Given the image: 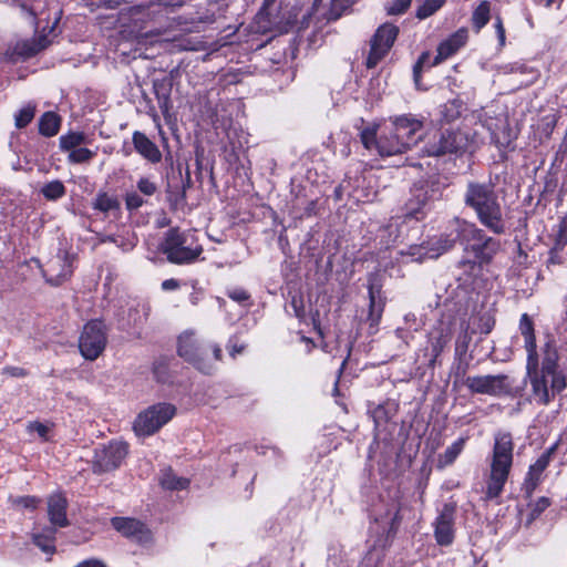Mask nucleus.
Segmentation results:
<instances>
[{
    "mask_svg": "<svg viewBox=\"0 0 567 567\" xmlns=\"http://www.w3.org/2000/svg\"><path fill=\"white\" fill-rule=\"evenodd\" d=\"M412 0H393L386 7V11L389 14H401L405 12V10L410 7Z\"/></svg>",
    "mask_w": 567,
    "mask_h": 567,
    "instance_id": "obj_46",
    "label": "nucleus"
},
{
    "mask_svg": "<svg viewBox=\"0 0 567 567\" xmlns=\"http://www.w3.org/2000/svg\"><path fill=\"white\" fill-rule=\"evenodd\" d=\"M451 337L452 333L450 328L443 327V324L434 328L429 333V347L426 348L424 355L427 357V363L430 367L435 365L437 358L450 342Z\"/></svg>",
    "mask_w": 567,
    "mask_h": 567,
    "instance_id": "obj_18",
    "label": "nucleus"
},
{
    "mask_svg": "<svg viewBox=\"0 0 567 567\" xmlns=\"http://www.w3.org/2000/svg\"><path fill=\"white\" fill-rule=\"evenodd\" d=\"M429 58L427 53H423L421 58L419 59L417 63L414 65L413 73H414V80L417 83L420 78V70L421 65L424 63V61Z\"/></svg>",
    "mask_w": 567,
    "mask_h": 567,
    "instance_id": "obj_56",
    "label": "nucleus"
},
{
    "mask_svg": "<svg viewBox=\"0 0 567 567\" xmlns=\"http://www.w3.org/2000/svg\"><path fill=\"white\" fill-rule=\"evenodd\" d=\"M35 115V104L29 102L14 114V124L18 128L29 125Z\"/></svg>",
    "mask_w": 567,
    "mask_h": 567,
    "instance_id": "obj_35",
    "label": "nucleus"
},
{
    "mask_svg": "<svg viewBox=\"0 0 567 567\" xmlns=\"http://www.w3.org/2000/svg\"><path fill=\"white\" fill-rule=\"evenodd\" d=\"M72 272L73 258L66 252H61L50 260L48 267L43 270V276L50 285L60 286L70 279Z\"/></svg>",
    "mask_w": 567,
    "mask_h": 567,
    "instance_id": "obj_16",
    "label": "nucleus"
},
{
    "mask_svg": "<svg viewBox=\"0 0 567 567\" xmlns=\"http://www.w3.org/2000/svg\"><path fill=\"white\" fill-rule=\"evenodd\" d=\"M49 45V41L45 37H39L38 39L20 40L17 41L12 48H9L7 55L11 60L27 59L39 51L45 49Z\"/></svg>",
    "mask_w": 567,
    "mask_h": 567,
    "instance_id": "obj_21",
    "label": "nucleus"
},
{
    "mask_svg": "<svg viewBox=\"0 0 567 567\" xmlns=\"http://www.w3.org/2000/svg\"><path fill=\"white\" fill-rule=\"evenodd\" d=\"M42 195L49 200H56L65 195V186L61 181H52L43 185Z\"/></svg>",
    "mask_w": 567,
    "mask_h": 567,
    "instance_id": "obj_38",
    "label": "nucleus"
},
{
    "mask_svg": "<svg viewBox=\"0 0 567 567\" xmlns=\"http://www.w3.org/2000/svg\"><path fill=\"white\" fill-rule=\"evenodd\" d=\"M22 9L25 10L28 12V14L30 17H32L33 19H35L39 14H41V12H39V7H37V6L27 8V6L22 4Z\"/></svg>",
    "mask_w": 567,
    "mask_h": 567,
    "instance_id": "obj_58",
    "label": "nucleus"
},
{
    "mask_svg": "<svg viewBox=\"0 0 567 567\" xmlns=\"http://www.w3.org/2000/svg\"><path fill=\"white\" fill-rule=\"evenodd\" d=\"M179 287V282L176 279H166L162 282V289L165 291L175 290Z\"/></svg>",
    "mask_w": 567,
    "mask_h": 567,
    "instance_id": "obj_57",
    "label": "nucleus"
},
{
    "mask_svg": "<svg viewBox=\"0 0 567 567\" xmlns=\"http://www.w3.org/2000/svg\"><path fill=\"white\" fill-rule=\"evenodd\" d=\"M465 441L466 439L461 437L457 441H455L451 446H449L445 450V452L439 457L440 466L444 467L451 465L463 451Z\"/></svg>",
    "mask_w": 567,
    "mask_h": 567,
    "instance_id": "obj_33",
    "label": "nucleus"
},
{
    "mask_svg": "<svg viewBox=\"0 0 567 567\" xmlns=\"http://www.w3.org/2000/svg\"><path fill=\"white\" fill-rule=\"evenodd\" d=\"M60 147L62 151L71 152L86 142V136L82 132H69L60 136Z\"/></svg>",
    "mask_w": 567,
    "mask_h": 567,
    "instance_id": "obj_31",
    "label": "nucleus"
},
{
    "mask_svg": "<svg viewBox=\"0 0 567 567\" xmlns=\"http://www.w3.org/2000/svg\"><path fill=\"white\" fill-rule=\"evenodd\" d=\"M478 143V135L471 128H458L435 133L429 137L423 152L427 156H442L447 153L473 152Z\"/></svg>",
    "mask_w": 567,
    "mask_h": 567,
    "instance_id": "obj_6",
    "label": "nucleus"
},
{
    "mask_svg": "<svg viewBox=\"0 0 567 567\" xmlns=\"http://www.w3.org/2000/svg\"><path fill=\"white\" fill-rule=\"evenodd\" d=\"M61 125L60 116L54 112H45L39 120V133L47 137L58 134Z\"/></svg>",
    "mask_w": 567,
    "mask_h": 567,
    "instance_id": "obj_28",
    "label": "nucleus"
},
{
    "mask_svg": "<svg viewBox=\"0 0 567 567\" xmlns=\"http://www.w3.org/2000/svg\"><path fill=\"white\" fill-rule=\"evenodd\" d=\"M455 512L456 506L453 503H446L443 505L437 517L435 518L434 537L440 546H449L453 543L455 536Z\"/></svg>",
    "mask_w": 567,
    "mask_h": 567,
    "instance_id": "obj_15",
    "label": "nucleus"
},
{
    "mask_svg": "<svg viewBox=\"0 0 567 567\" xmlns=\"http://www.w3.org/2000/svg\"><path fill=\"white\" fill-rule=\"evenodd\" d=\"M228 349H229V354L233 358H235L236 354L241 353L244 351L245 346L244 344H240V346L234 344V346H230Z\"/></svg>",
    "mask_w": 567,
    "mask_h": 567,
    "instance_id": "obj_59",
    "label": "nucleus"
},
{
    "mask_svg": "<svg viewBox=\"0 0 567 567\" xmlns=\"http://www.w3.org/2000/svg\"><path fill=\"white\" fill-rule=\"evenodd\" d=\"M94 153L89 148L78 147L69 153V162L84 163L93 157Z\"/></svg>",
    "mask_w": 567,
    "mask_h": 567,
    "instance_id": "obj_42",
    "label": "nucleus"
},
{
    "mask_svg": "<svg viewBox=\"0 0 567 567\" xmlns=\"http://www.w3.org/2000/svg\"><path fill=\"white\" fill-rule=\"evenodd\" d=\"M197 300H198L197 296L192 295V297H190L192 303H194V305L197 303Z\"/></svg>",
    "mask_w": 567,
    "mask_h": 567,
    "instance_id": "obj_63",
    "label": "nucleus"
},
{
    "mask_svg": "<svg viewBox=\"0 0 567 567\" xmlns=\"http://www.w3.org/2000/svg\"><path fill=\"white\" fill-rule=\"evenodd\" d=\"M360 138L368 151H373L382 156L389 157L405 153V145L401 142L392 124L385 126L378 135L375 126L364 127L360 132Z\"/></svg>",
    "mask_w": 567,
    "mask_h": 567,
    "instance_id": "obj_7",
    "label": "nucleus"
},
{
    "mask_svg": "<svg viewBox=\"0 0 567 567\" xmlns=\"http://www.w3.org/2000/svg\"><path fill=\"white\" fill-rule=\"evenodd\" d=\"M549 452L543 453L528 468L522 491L526 497H530L544 477V471L549 464Z\"/></svg>",
    "mask_w": 567,
    "mask_h": 567,
    "instance_id": "obj_20",
    "label": "nucleus"
},
{
    "mask_svg": "<svg viewBox=\"0 0 567 567\" xmlns=\"http://www.w3.org/2000/svg\"><path fill=\"white\" fill-rule=\"evenodd\" d=\"M494 27H495V30H496V34H497V39H498L499 45L503 47L505 44V29H504V25H503V21H502V19L499 17H497L495 19Z\"/></svg>",
    "mask_w": 567,
    "mask_h": 567,
    "instance_id": "obj_53",
    "label": "nucleus"
},
{
    "mask_svg": "<svg viewBox=\"0 0 567 567\" xmlns=\"http://www.w3.org/2000/svg\"><path fill=\"white\" fill-rule=\"evenodd\" d=\"M128 445L126 442L113 440L95 449L93 472L101 474L116 470L126 457Z\"/></svg>",
    "mask_w": 567,
    "mask_h": 567,
    "instance_id": "obj_10",
    "label": "nucleus"
},
{
    "mask_svg": "<svg viewBox=\"0 0 567 567\" xmlns=\"http://www.w3.org/2000/svg\"><path fill=\"white\" fill-rule=\"evenodd\" d=\"M369 299L370 308L368 321L370 323V329L372 330L371 332H375L383 312V302L380 297V290L375 289L372 284L369 286Z\"/></svg>",
    "mask_w": 567,
    "mask_h": 567,
    "instance_id": "obj_26",
    "label": "nucleus"
},
{
    "mask_svg": "<svg viewBox=\"0 0 567 567\" xmlns=\"http://www.w3.org/2000/svg\"><path fill=\"white\" fill-rule=\"evenodd\" d=\"M135 151L148 162L156 164L162 159V153L158 146L151 141L144 133L135 131L132 136Z\"/></svg>",
    "mask_w": 567,
    "mask_h": 567,
    "instance_id": "obj_25",
    "label": "nucleus"
},
{
    "mask_svg": "<svg viewBox=\"0 0 567 567\" xmlns=\"http://www.w3.org/2000/svg\"><path fill=\"white\" fill-rule=\"evenodd\" d=\"M467 41V30L460 29L454 32L446 40L442 41L437 48V54L434 58L433 65L441 63L442 61L451 58L462 47L465 45Z\"/></svg>",
    "mask_w": 567,
    "mask_h": 567,
    "instance_id": "obj_22",
    "label": "nucleus"
},
{
    "mask_svg": "<svg viewBox=\"0 0 567 567\" xmlns=\"http://www.w3.org/2000/svg\"><path fill=\"white\" fill-rule=\"evenodd\" d=\"M74 567H106V565L100 559L92 558L83 560Z\"/></svg>",
    "mask_w": 567,
    "mask_h": 567,
    "instance_id": "obj_55",
    "label": "nucleus"
},
{
    "mask_svg": "<svg viewBox=\"0 0 567 567\" xmlns=\"http://www.w3.org/2000/svg\"><path fill=\"white\" fill-rule=\"evenodd\" d=\"M2 373L14 378H23L27 375L25 370L20 367H6L3 368Z\"/></svg>",
    "mask_w": 567,
    "mask_h": 567,
    "instance_id": "obj_52",
    "label": "nucleus"
},
{
    "mask_svg": "<svg viewBox=\"0 0 567 567\" xmlns=\"http://www.w3.org/2000/svg\"><path fill=\"white\" fill-rule=\"evenodd\" d=\"M178 354L204 373H210L212 362L205 358V349L197 342L193 332H184L178 338Z\"/></svg>",
    "mask_w": 567,
    "mask_h": 567,
    "instance_id": "obj_12",
    "label": "nucleus"
},
{
    "mask_svg": "<svg viewBox=\"0 0 567 567\" xmlns=\"http://www.w3.org/2000/svg\"><path fill=\"white\" fill-rule=\"evenodd\" d=\"M491 4L488 1H482L474 10L472 21L474 28L480 31L489 20Z\"/></svg>",
    "mask_w": 567,
    "mask_h": 567,
    "instance_id": "obj_37",
    "label": "nucleus"
},
{
    "mask_svg": "<svg viewBox=\"0 0 567 567\" xmlns=\"http://www.w3.org/2000/svg\"><path fill=\"white\" fill-rule=\"evenodd\" d=\"M464 384L472 393L497 396L509 391L507 377L496 375H470L464 380Z\"/></svg>",
    "mask_w": 567,
    "mask_h": 567,
    "instance_id": "obj_13",
    "label": "nucleus"
},
{
    "mask_svg": "<svg viewBox=\"0 0 567 567\" xmlns=\"http://www.w3.org/2000/svg\"><path fill=\"white\" fill-rule=\"evenodd\" d=\"M227 296L238 303H244L249 300V293L243 288L229 289Z\"/></svg>",
    "mask_w": 567,
    "mask_h": 567,
    "instance_id": "obj_47",
    "label": "nucleus"
},
{
    "mask_svg": "<svg viewBox=\"0 0 567 567\" xmlns=\"http://www.w3.org/2000/svg\"><path fill=\"white\" fill-rule=\"evenodd\" d=\"M144 203L143 197L135 190L127 192L125 195V205L128 210L138 209Z\"/></svg>",
    "mask_w": 567,
    "mask_h": 567,
    "instance_id": "obj_45",
    "label": "nucleus"
},
{
    "mask_svg": "<svg viewBox=\"0 0 567 567\" xmlns=\"http://www.w3.org/2000/svg\"><path fill=\"white\" fill-rule=\"evenodd\" d=\"M68 501L61 493H55L48 498V516L54 527H66L69 519L66 517Z\"/></svg>",
    "mask_w": 567,
    "mask_h": 567,
    "instance_id": "obj_23",
    "label": "nucleus"
},
{
    "mask_svg": "<svg viewBox=\"0 0 567 567\" xmlns=\"http://www.w3.org/2000/svg\"><path fill=\"white\" fill-rule=\"evenodd\" d=\"M176 409L169 403H157L137 414L133 431L137 436H150L168 423L175 415Z\"/></svg>",
    "mask_w": 567,
    "mask_h": 567,
    "instance_id": "obj_8",
    "label": "nucleus"
},
{
    "mask_svg": "<svg viewBox=\"0 0 567 567\" xmlns=\"http://www.w3.org/2000/svg\"><path fill=\"white\" fill-rule=\"evenodd\" d=\"M212 349L215 360H219L221 355V349L218 346H214Z\"/></svg>",
    "mask_w": 567,
    "mask_h": 567,
    "instance_id": "obj_62",
    "label": "nucleus"
},
{
    "mask_svg": "<svg viewBox=\"0 0 567 567\" xmlns=\"http://www.w3.org/2000/svg\"><path fill=\"white\" fill-rule=\"evenodd\" d=\"M344 364H346V361L343 360V361H342V363H341V368L339 369V372H340V373H341V370H342V368L344 367Z\"/></svg>",
    "mask_w": 567,
    "mask_h": 567,
    "instance_id": "obj_64",
    "label": "nucleus"
},
{
    "mask_svg": "<svg viewBox=\"0 0 567 567\" xmlns=\"http://www.w3.org/2000/svg\"><path fill=\"white\" fill-rule=\"evenodd\" d=\"M189 484V481L184 477L176 476L171 470L164 471L161 476V485L166 489L182 491Z\"/></svg>",
    "mask_w": 567,
    "mask_h": 567,
    "instance_id": "obj_32",
    "label": "nucleus"
},
{
    "mask_svg": "<svg viewBox=\"0 0 567 567\" xmlns=\"http://www.w3.org/2000/svg\"><path fill=\"white\" fill-rule=\"evenodd\" d=\"M527 374L532 385V400L538 404H547L556 392L551 391L550 375L538 372V364L529 370L526 365Z\"/></svg>",
    "mask_w": 567,
    "mask_h": 567,
    "instance_id": "obj_17",
    "label": "nucleus"
},
{
    "mask_svg": "<svg viewBox=\"0 0 567 567\" xmlns=\"http://www.w3.org/2000/svg\"><path fill=\"white\" fill-rule=\"evenodd\" d=\"M441 115L445 122H453L460 117L462 112V102L452 100L441 106Z\"/></svg>",
    "mask_w": 567,
    "mask_h": 567,
    "instance_id": "obj_39",
    "label": "nucleus"
},
{
    "mask_svg": "<svg viewBox=\"0 0 567 567\" xmlns=\"http://www.w3.org/2000/svg\"><path fill=\"white\" fill-rule=\"evenodd\" d=\"M137 189L145 196H153L157 192V185L150 177H141L137 181Z\"/></svg>",
    "mask_w": 567,
    "mask_h": 567,
    "instance_id": "obj_44",
    "label": "nucleus"
},
{
    "mask_svg": "<svg viewBox=\"0 0 567 567\" xmlns=\"http://www.w3.org/2000/svg\"><path fill=\"white\" fill-rule=\"evenodd\" d=\"M28 430L30 432H37L40 437L45 440L49 432V426L40 422H31L28 425Z\"/></svg>",
    "mask_w": 567,
    "mask_h": 567,
    "instance_id": "obj_50",
    "label": "nucleus"
},
{
    "mask_svg": "<svg viewBox=\"0 0 567 567\" xmlns=\"http://www.w3.org/2000/svg\"><path fill=\"white\" fill-rule=\"evenodd\" d=\"M105 324L101 320L89 321L79 338V349L86 360H95L106 346Z\"/></svg>",
    "mask_w": 567,
    "mask_h": 567,
    "instance_id": "obj_9",
    "label": "nucleus"
},
{
    "mask_svg": "<svg viewBox=\"0 0 567 567\" xmlns=\"http://www.w3.org/2000/svg\"><path fill=\"white\" fill-rule=\"evenodd\" d=\"M12 505L21 508H28V509H35L39 504L41 503V499L35 496H19L16 498H12Z\"/></svg>",
    "mask_w": 567,
    "mask_h": 567,
    "instance_id": "obj_43",
    "label": "nucleus"
},
{
    "mask_svg": "<svg viewBox=\"0 0 567 567\" xmlns=\"http://www.w3.org/2000/svg\"><path fill=\"white\" fill-rule=\"evenodd\" d=\"M519 330L524 337L525 349L527 351L528 368L533 370L537 365L536 340L534 334V323L527 313H524L519 320Z\"/></svg>",
    "mask_w": 567,
    "mask_h": 567,
    "instance_id": "obj_24",
    "label": "nucleus"
},
{
    "mask_svg": "<svg viewBox=\"0 0 567 567\" xmlns=\"http://www.w3.org/2000/svg\"><path fill=\"white\" fill-rule=\"evenodd\" d=\"M435 192L423 187H415L412 197L406 202L403 219L401 216L392 217L389 224L381 230V238L384 245L390 247L401 237V224L405 220L420 221L425 218L431 208V202L435 198Z\"/></svg>",
    "mask_w": 567,
    "mask_h": 567,
    "instance_id": "obj_4",
    "label": "nucleus"
},
{
    "mask_svg": "<svg viewBox=\"0 0 567 567\" xmlns=\"http://www.w3.org/2000/svg\"><path fill=\"white\" fill-rule=\"evenodd\" d=\"M161 250L169 262L184 265L196 261L203 252V247L194 231L171 228L165 234Z\"/></svg>",
    "mask_w": 567,
    "mask_h": 567,
    "instance_id": "obj_5",
    "label": "nucleus"
},
{
    "mask_svg": "<svg viewBox=\"0 0 567 567\" xmlns=\"http://www.w3.org/2000/svg\"><path fill=\"white\" fill-rule=\"evenodd\" d=\"M92 207L102 213H110L118 208V202L115 196L101 192L96 195Z\"/></svg>",
    "mask_w": 567,
    "mask_h": 567,
    "instance_id": "obj_34",
    "label": "nucleus"
},
{
    "mask_svg": "<svg viewBox=\"0 0 567 567\" xmlns=\"http://www.w3.org/2000/svg\"><path fill=\"white\" fill-rule=\"evenodd\" d=\"M358 0H331L330 19H338L348 8H350Z\"/></svg>",
    "mask_w": 567,
    "mask_h": 567,
    "instance_id": "obj_40",
    "label": "nucleus"
},
{
    "mask_svg": "<svg viewBox=\"0 0 567 567\" xmlns=\"http://www.w3.org/2000/svg\"><path fill=\"white\" fill-rule=\"evenodd\" d=\"M549 505L548 498L540 497L532 507V518L539 516Z\"/></svg>",
    "mask_w": 567,
    "mask_h": 567,
    "instance_id": "obj_49",
    "label": "nucleus"
},
{
    "mask_svg": "<svg viewBox=\"0 0 567 567\" xmlns=\"http://www.w3.org/2000/svg\"><path fill=\"white\" fill-rule=\"evenodd\" d=\"M452 225L456 233L455 237L441 235L421 245L410 246L405 254L401 252L402 256H406L411 261L435 259L449 251L454 246L456 239H460L464 246V251L473 256L474 264L489 262L498 251L499 241L488 237L475 224L455 218Z\"/></svg>",
    "mask_w": 567,
    "mask_h": 567,
    "instance_id": "obj_1",
    "label": "nucleus"
},
{
    "mask_svg": "<svg viewBox=\"0 0 567 567\" xmlns=\"http://www.w3.org/2000/svg\"><path fill=\"white\" fill-rule=\"evenodd\" d=\"M470 340L471 338L466 331L464 332L463 336H460L458 339L456 340V352L460 354L465 353L467 351Z\"/></svg>",
    "mask_w": 567,
    "mask_h": 567,
    "instance_id": "obj_51",
    "label": "nucleus"
},
{
    "mask_svg": "<svg viewBox=\"0 0 567 567\" xmlns=\"http://www.w3.org/2000/svg\"><path fill=\"white\" fill-rule=\"evenodd\" d=\"M157 100H158V106L162 110L163 114L164 115L167 114L169 112V109H171L169 95L168 94L159 95L157 93Z\"/></svg>",
    "mask_w": 567,
    "mask_h": 567,
    "instance_id": "obj_54",
    "label": "nucleus"
},
{
    "mask_svg": "<svg viewBox=\"0 0 567 567\" xmlns=\"http://www.w3.org/2000/svg\"><path fill=\"white\" fill-rule=\"evenodd\" d=\"M55 528L47 527L42 533H33V543L44 553L54 551Z\"/></svg>",
    "mask_w": 567,
    "mask_h": 567,
    "instance_id": "obj_29",
    "label": "nucleus"
},
{
    "mask_svg": "<svg viewBox=\"0 0 567 567\" xmlns=\"http://www.w3.org/2000/svg\"><path fill=\"white\" fill-rule=\"evenodd\" d=\"M416 17L421 20L434 14L444 3L445 0H417Z\"/></svg>",
    "mask_w": 567,
    "mask_h": 567,
    "instance_id": "obj_36",
    "label": "nucleus"
},
{
    "mask_svg": "<svg viewBox=\"0 0 567 567\" xmlns=\"http://www.w3.org/2000/svg\"><path fill=\"white\" fill-rule=\"evenodd\" d=\"M398 27L391 23H384L378 28L371 39L370 52L365 62L368 69L375 68L388 54L398 37Z\"/></svg>",
    "mask_w": 567,
    "mask_h": 567,
    "instance_id": "obj_11",
    "label": "nucleus"
},
{
    "mask_svg": "<svg viewBox=\"0 0 567 567\" xmlns=\"http://www.w3.org/2000/svg\"><path fill=\"white\" fill-rule=\"evenodd\" d=\"M291 306L293 307L296 317L301 318L302 317V311L299 308L298 300L296 298H292Z\"/></svg>",
    "mask_w": 567,
    "mask_h": 567,
    "instance_id": "obj_61",
    "label": "nucleus"
},
{
    "mask_svg": "<svg viewBox=\"0 0 567 567\" xmlns=\"http://www.w3.org/2000/svg\"><path fill=\"white\" fill-rule=\"evenodd\" d=\"M557 360L558 354L555 347L549 342L546 343L540 372L550 375L553 392H560L566 386L565 375L556 372Z\"/></svg>",
    "mask_w": 567,
    "mask_h": 567,
    "instance_id": "obj_19",
    "label": "nucleus"
},
{
    "mask_svg": "<svg viewBox=\"0 0 567 567\" xmlns=\"http://www.w3.org/2000/svg\"><path fill=\"white\" fill-rule=\"evenodd\" d=\"M513 439L508 432L499 431L494 435L491 472L486 486L488 498H495L503 492L513 464Z\"/></svg>",
    "mask_w": 567,
    "mask_h": 567,
    "instance_id": "obj_3",
    "label": "nucleus"
},
{
    "mask_svg": "<svg viewBox=\"0 0 567 567\" xmlns=\"http://www.w3.org/2000/svg\"><path fill=\"white\" fill-rule=\"evenodd\" d=\"M464 203L475 212L484 227L498 235L505 231L502 206L493 184L470 182L464 193Z\"/></svg>",
    "mask_w": 567,
    "mask_h": 567,
    "instance_id": "obj_2",
    "label": "nucleus"
},
{
    "mask_svg": "<svg viewBox=\"0 0 567 567\" xmlns=\"http://www.w3.org/2000/svg\"><path fill=\"white\" fill-rule=\"evenodd\" d=\"M385 518H389L390 522H391V528H394L399 523H400V516H399V508L395 504H393L391 506L390 509H388L386 514H385ZM379 519H384L383 516H380L377 518V520Z\"/></svg>",
    "mask_w": 567,
    "mask_h": 567,
    "instance_id": "obj_48",
    "label": "nucleus"
},
{
    "mask_svg": "<svg viewBox=\"0 0 567 567\" xmlns=\"http://www.w3.org/2000/svg\"><path fill=\"white\" fill-rule=\"evenodd\" d=\"M563 1L564 0H542L544 6L547 8H551V7L560 8Z\"/></svg>",
    "mask_w": 567,
    "mask_h": 567,
    "instance_id": "obj_60",
    "label": "nucleus"
},
{
    "mask_svg": "<svg viewBox=\"0 0 567 567\" xmlns=\"http://www.w3.org/2000/svg\"><path fill=\"white\" fill-rule=\"evenodd\" d=\"M567 244V239L564 233L563 227L559 229L558 238L550 249L548 264L549 265H561L566 259V255L564 251L565 245Z\"/></svg>",
    "mask_w": 567,
    "mask_h": 567,
    "instance_id": "obj_30",
    "label": "nucleus"
},
{
    "mask_svg": "<svg viewBox=\"0 0 567 567\" xmlns=\"http://www.w3.org/2000/svg\"><path fill=\"white\" fill-rule=\"evenodd\" d=\"M112 526L122 535L132 537L138 536L144 530V524L140 520L128 517H115L112 519Z\"/></svg>",
    "mask_w": 567,
    "mask_h": 567,
    "instance_id": "obj_27",
    "label": "nucleus"
},
{
    "mask_svg": "<svg viewBox=\"0 0 567 567\" xmlns=\"http://www.w3.org/2000/svg\"><path fill=\"white\" fill-rule=\"evenodd\" d=\"M123 251H131L137 244V238L134 234H128L126 238L121 236L110 238Z\"/></svg>",
    "mask_w": 567,
    "mask_h": 567,
    "instance_id": "obj_41",
    "label": "nucleus"
},
{
    "mask_svg": "<svg viewBox=\"0 0 567 567\" xmlns=\"http://www.w3.org/2000/svg\"><path fill=\"white\" fill-rule=\"evenodd\" d=\"M389 123L394 127L401 142L406 144L405 151H409L417 143L421 137L420 132L424 126L423 118L413 114L391 116Z\"/></svg>",
    "mask_w": 567,
    "mask_h": 567,
    "instance_id": "obj_14",
    "label": "nucleus"
}]
</instances>
